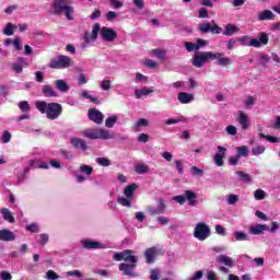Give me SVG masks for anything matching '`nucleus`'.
Listing matches in <instances>:
<instances>
[{
	"instance_id": "nucleus-1",
	"label": "nucleus",
	"mask_w": 280,
	"mask_h": 280,
	"mask_svg": "<svg viewBox=\"0 0 280 280\" xmlns=\"http://www.w3.org/2000/svg\"><path fill=\"white\" fill-rule=\"evenodd\" d=\"M115 261H129V264L121 262L118 266V270L125 275V277H137V262L139 261V257L135 256V252L132 249H125L124 252L114 254Z\"/></svg>"
},
{
	"instance_id": "nucleus-2",
	"label": "nucleus",
	"mask_w": 280,
	"mask_h": 280,
	"mask_svg": "<svg viewBox=\"0 0 280 280\" xmlns=\"http://www.w3.org/2000/svg\"><path fill=\"white\" fill-rule=\"evenodd\" d=\"M35 107L42 115H46L47 119H50V121L58 119V117L62 115V105H60V103L37 101Z\"/></svg>"
},
{
	"instance_id": "nucleus-3",
	"label": "nucleus",
	"mask_w": 280,
	"mask_h": 280,
	"mask_svg": "<svg viewBox=\"0 0 280 280\" xmlns=\"http://www.w3.org/2000/svg\"><path fill=\"white\" fill-rule=\"evenodd\" d=\"M51 8L52 14H65L68 21H73V7L69 5L67 0H54Z\"/></svg>"
},
{
	"instance_id": "nucleus-4",
	"label": "nucleus",
	"mask_w": 280,
	"mask_h": 280,
	"mask_svg": "<svg viewBox=\"0 0 280 280\" xmlns=\"http://www.w3.org/2000/svg\"><path fill=\"white\" fill-rule=\"evenodd\" d=\"M84 137H86V139H115V135L104 130V129H100V128H95V129H86L83 132Z\"/></svg>"
},
{
	"instance_id": "nucleus-5",
	"label": "nucleus",
	"mask_w": 280,
	"mask_h": 280,
	"mask_svg": "<svg viewBox=\"0 0 280 280\" xmlns=\"http://www.w3.org/2000/svg\"><path fill=\"white\" fill-rule=\"evenodd\" d=\"M210 235L211 229L209 225H207V223L199 222L196 224L194 231V237H196V240H199V242H205V240H207V237Z\"/></svg>"
},
{
	"instance_id": "nucleus-6",
	"label": "nucleus",
	"mask_w": 280,
	"mask_h": 280,
	"mask_svg": "<svg viewBox=\"0 0 280 280\" xmlns=\"http://www.w3.org/2000/svg\"><path fill=\"white\" fill-rule=\"evenodd\" d=\"M50 69H69L73 67V60L70 57L60 55L58 59H52L49 65Z\"/></svg>"
},
{
	"instance_id": "nucleus-7",
	"label": "nucleus",
	"mask_w": 280,
	"mask_h": 280,
	"mask_svg": "<svg viewBox=\"0 0 280 280\" xmlns=\"http://www.w3.org/2000/svg\"><path fill=\"white\" fill-rule=\"evenodd\" d=\"M215 58V55H213V51H203L200 52L199 55H196L192 58V66L196 67L197 69H200L207 60H213Z\"/></svg>"
},
{
	"instance_id": "nucleus-8",
	"label": "nucleus",
	"mask_w": 280,
	"mask_h": 280,
	"mask_svg": "<svg viewBox=\"0 0 280 280\" xmlns=\"http://www.w3.org/2000/svg\"><path fill=\"white\" fill-rule=\"evenodd\" d=\"M199 32H201V34H209V32L212 34H222V27L215 24L214 21L205 22L199 24Z\"/></svg>"
},
{
	"instance_id": "nucleus-9",
	"label": "nucleus",
	"mask_w": 280,
	"mask_h": 280,
	"mask_svg": "<svg viewBox=\"0 0 280 280\" xmlns=\"http://www.w3.org/2000/svg\"><path fill=\"white\" fill-rule=\"evenodd\" d=\"M165 211H167V205L165 203L164 199H159L158 200V207L154 206H148L147 207V212L149 213V215H161L163 213H165Z\"/></svg>"
},
{
	"instance_id": "nucleus-10",
	"label": "nucleus",
	"mask_w": 280,
	"mask_h": 280,
	"mask_svg": "<svg viewBox=\"0 0 280 280\" xmlns=\"http://www.w3.org/2000/svg\"><path fill=\"white\" fill-rule=\"evenodd\" d=\"M101 38L107 43L117 40V32L110 27L103 26L101 28Z\"/></svg>"
},
{
	"instance_id": "nucleus-11",
	"label": "nucleus",
	"mask_w": 280,
	"mask_h": 280,
	"mask_svg": "<svg viewBox=\"0 0 280 280\" xmlns=\"http://www.w3.org/2000/svg\"><path fill=\"white\" fill-rule=\"evenodd\" d=\"M88 117L90 121H93L94 124H97L98 126L104 124V114L100 112L98 109L91 108L88 112Z\"/></svg>"
},
{
	"instance_id": "nucleus-12",
	"label": "nucleus",
	"mask_w": 280,
	"mask_h": 280,
	"mask_svg": "<svg viewBox=\"0 0 280 280\" xmlns=\"http://www.w3.org/2000/svg\"><path fill=\"white\" fill-rule=\"evenodd\" d=\"M215 57L213 60H217V65L219 67H229V65H233V60L229 57H224V52H212Z\"/></svg>"
},
{
	"instance_id": "nucleus-13",
	"label": "nucleus",
	"mask_w": 280,
	"mask_h": 280,
	"mask_svg": "<svg viewBox=\"0 0 280 280\" xmlns=\"http://www.w3.org/2000/svg\"><path fill=\"white\" fill-rule=\"evenodd\" d=\"M217 150L218 153L214 155V164L218 167H222V165H224V156H226V148L218 145Z\"/></svg>"
},
{
	"instance_id": "nucleus-14",
	"label": "nucleus",
	"mask_w": 280,
	"mask_h": 280,
	"mask_svg": "<svg viewBox=\"0 0 280 280\" xmlns=\"http://www.w3.org/2000/svg\"><path fill=\"white\" fill-rule=\"evenodd\" d=\"M184 197L189 207H196L198 205V195L194 190H185Z\"/></svg>"
},
{
	"instance_id": "nucleus-15",
	"label": "nucleus",
	"mask_w": 280,
	"mask_h": 280,
	"mask_svg": "<svg viewBox=\"0 0 280 280\" xmlns=\"http://www.w3.org/2000/svg\"><path fill=\"white\" fill-rule=\"evenodd\" d=\"M16 240V234L9 229L0 230V242H14Z\"/></svg>"
},
{
	"instance_id": "nucleus-16",
	"label": "nucleus",
	"mask_w": 280,
	"mask_h": 280,
	"mask_svg": "<svg viewBox=\"0 0 280 280\" xmlns=\"http://www.w3.org/2000/svg\"><path fill=\"white\" fill-rule=\"evenodd\" d=\"M71 145L74 148L82 150L83 152H86L89 150V147L86 145V141L82 138H72L70 140Z\"/></svg>"
},
{
	"instance_id": "nucleus-17",
	"label": "nucleus",
	"mask_w": 280,
	"mask_h": 280,
	"mask_svg": "<svg viewBox=\"0 0 280 280\" xmlns=\"http://www.w3.org/2000/svg\"><path fill=\"white\" fill-rule=\"evenodd\" d=\"M0 213L2 214V218L5 222H9L10 224H14V222H16V219L14 218V212L10 211V209L2 208L0 210Z\"/></svg>"
},
{
	"instance_id": "nucleus-18",
	"label": "nucleus",
	"mask_w": 280,
	"mask_h": 280,
	"mask_svg": "<svg viewBox=\"0 0 280 280\" xmlns=\"http://www.w3.org/2000/svg\"><path fill=\"white\" fill-rule=\"evenodd\" d=\"M26 65L25 58L19 57L18 61L12 63V71H14V73H23V67Z\"/></svg>"
},
{
	"instance_id": "nucleus-19",
	"label": "nucleus",
	"mask_w": 280,
	"mask_h": 280,
	"mask_svg": "<svg viewBox=\"0 0 280 280\" xmlns=\"http://www.w3.org/2000/svg\"><path fill=\"white\" fill-rule=\"evenodd\" d=\"M268 225L266 224H256L249 228L250 235H261L264 231H268Z\"/></svg>"
},
{
	"instance_id": "nucleus-20",
	"label": "nucleus",
	"mask_w": 280,
	"mask_h": 280,
	"mask_svg": "<svg viewBox=\"0 0 280 280\" xmlns=\"http://www.w3.org/2000/svg\"><path fill=\"white\" fill-rule=\"evenodd\" d=\"M42 93L44 97H58V92L49 84L43 85Z\"/></svg>"
},
{
	"instance_id": "nucleus-21",
	"label": "nucleus",
	"mask_w": 280,
	"mask_h": 280,
	"mask_svg": "<svg viewBox=\"0 0 280 280\" xmlns=\"http://www.w3.org/2000/svg\"><path fill=\"white\" fill-rule=\"evenodd\" d=\"M238 124L242 130H248V116L243 110L238 112Z\"/></svg>"
},
{
	"instance_id": "nucleus-22",
	"label": "nucleus",
	"mask_w": 280,
	"mask_h": 280,
	"mask_svg": "<svg viewBox=\"0 0 280 280\" xmlns=\"http://www.w3.org/2000/svg\"><path fill=\"white\" fill-rule=\"evenodd\" d=\"M178 102L180 104H189L190 102H194V94H189L187 92H180L177 95Z\"/></svg>"
},
{
	"instance_id": "nucleus-23",
	"label": "nucleus",
	"mask_w": 280,
	"mask_h": 280,
	"mask_svg": "<svg viewBox=\"0 0 280 280\" xmlns=\"http://www.w3.org/2000/svg\"><path fill=\"white\" fill-rule=\"evenodd\" d=\"M154 255H156V247H150L145 249L144 257L147 264H154Z\"/></svg>"
},
{
	"instance_id": "nucleus-24",
	"label": "nucleus",
	"mask_w": 280,
	"mask_h": 280,
	"mask_svg": "<svg viewBox=\"0 0 280 280\" xmlns=\"http://www.w3.org/2000/svg\"><path fill=\"white\" fill-rule=\"evenodd\" d=\"M275 13L270 10H265L258 13V21H275Z\"/></svg>"
},
{
	"instance_id": "nucleus-25",
	"label": "nucleus",
	"mask_w": 280,
	"mask_h": 280,
	"mask_svg": "<svg viewBox=\"0 0 280 280\" xmlns=\"http://www.w3.org/2000/svg\"><path fill=\"white\" fill-rule=\"evenodd\" d=\"M237 32H240V27L233 24H226L223 36H233V34H237Z\"/></svg>"
},
{
	"instance_id": "nucleus-26",
	"label": "nucleus",
	"mask_w": 280,
	"mask_h": 280,
	"mask_svg": "<svg viewBox=\"0 0 280 280\" xmlns=\"http://www.w3.org/2000/svg\"><path fill=\"white\" fill-rule=\"evenodd\" d=\"M217 261H219V264H223L224 266H229V268H233V266H234L233 258H231L229 256L220 255L217 258Z\"/></svg>"
},
{
	"instance_id": "nucleus-27",
	"label": "nucleus",
	"mask_w": 280,
	"mask_h": 280,
	"mask_svg": "<svg viewBox=\"0 0 280 280\" xmlns=\"http://www.w3.org/2000/svg\"><path fill=\"white\" fill-rule=\"evenodd\" d=\"M55 86L61 93H67L69 91V84L66 83L65 80H57V81H55Z\"/></svg>"
},
{
	"instance_id": "nucleus-28",
	"label": "nucleus",
	"mask_w": 280,
	"mask_h": 280,
	"mask_svg": "<svg viewBox=\"0 0 280 280\" xmlns=\"http://www.w3.org/2000/svg\"><path fill=\"white\" fill-rule=\"evenodd\" d=\"M137 187H139L137 184H131L125 188V196L128 198V200H132L135 196V189H137Z\"/></svg>"
},
{
	"instance_id": "nucleus-29",
	"label": "nucleus",
	"mask_w": 280,
	"mask_h": 280,
	"mask_svg": "<svg viewBox=\"0 0 280 280\" xmlns=\"http://www.w3.org/2000/svg\"><path fill=\"white\" fill-rule=\"evenodd\" d=\"M30 166L37 167V170H49V164L47 162H38L36 160H31Z\"/></svg>"
},
{
	"instance_id": "nucleus-30",
	"label": "nucleus",
	"mask_w": 280,
	"mask_h": 280,
	"mask_svg": "<svg viewBox=\"0 0 280 280\" xmlns=\"http://www.w3.org/2000/svg\"><path fill=\"white\" fill-rule=\"evenodd\" d=\"M83 248H86L88 250L102 248V244L95 241H83Z\"/></svg>"
},
{
	"instance_id": "nucleus-31",
	"label": "nucleus",
	"mask_w": 280,
	"mask_h": 280,
	"mask_svg": "<svg viewBox=\"0 0 280 280\" xmlns=\"http://www.w3.org/2000/svg\"><path fill=\"white\" fill-rule=\"evenodd\" d=\"M235 174L240 176L238 180L241 183H253V177L248 173H244L242 171H236Z\"/></svg>"
},
{
	"instance_id": "nucleus-32",
	"label": "nucleus",
	"mask_w": 280,
	"mask_h": 280,
	"mask_svg": "<svg viewBox=\"0 0 280 280\" xmlns=\"http://www.w3.org/2000/svg\"><path fill=\"white\" fill-rule=\"evenodd\" d=\"M102 35V27L100 23H94L93 28H92V34H91V39L92 40H97V36Z\"/></svg>"
},
{
	"instance_id": "nucleus-33",
	"label": "nucleus",
	"mask_w": 280,
	"mask_h": 280,
	"mask_svg": "<svg viewBox=\"0 0 280 280\" xmlns=\"http://www.w3.org/2000/svg\"><path fill=\"white\" fill-rule=\"evenodd\" d=\"M236 155L242 159H246L248 156V147L247 145H242L236 148Z\"/></svg>"
},
{
	"instance_id": "nucleus-34",
	"label": "nucleus",
	"mask_w": 280,
	"mask_h": 280,
	"mask_svg": "<svg viewBox=\"0 0 280 280\" xmlns=\"http://www.w3.org/2000/svg\"><path fill=\"white\" fill-rule=\"evenodd\" d=\"M258 38H259L258 40H259L260 45L266 46V45H268V43H270V37L268 36V33H266V32L258 33Z\"/></svg>"
},
{
	"instance_id": "nucleus-35",
	"label": "nucleus",
	"mask_w": 280,
	"mask_h": 280,
	"mask_svg": "<svg viewBox=\"0 0 280 280\" xmlns=\"http://www.w3.org/2000/svg\"><path fill=\"white\" fill-rule=\"evenodd\" d=\"M150 93H154V91L149 90V89H142V90H136L135 95L137 100H141L143 95H150Z\"/></svg>"
},
{
	"instance_id": "nucleus-36",
	"label": "nucleus",
	"mask_w": 280,
	"mask_h": 280,
	"mask_svg": "<svg viewBox=\"0 0 280 280\" xmlns=\"http://www.w3.org/2000/svg\"><path fill=\"white\" fill-rule=\"evenodd\" d=\"M259 138L260 139H266L267 141H269V143H280V138H277L275 136H268L265 133H259Z\"/></svg>"
},
{
	"instance_id": "nucleus-37",
	"label": "nucleus",
	"mask_w": 280,
	"mask_h": 280,
	"mask_svg": "<svg viewBox=\"0 0 280 280\" xmlns=\"http://www.w3.org/2000/svg\"><path fill=\"white\" fill-rule=\"evenodd\" d=\"M14 28H16V25L12 23H8L7 26L3 30L4 36H13L14 35Z\"/></svg>"
},
{
	"instance_id": "nucleus-38",
	"label": "nucleus",
	"mask_w": 280,
	"mask_h": 280,
	"mask_svg": "<svg viewBox=\"0 0 280 280\" xmlns=\"http://www.w3.org/2000/svg\"><path fill=\"white\" fill-rule=\"evenodd\" d=\"M81 174H86V176H91L93 174V166L83 164L79 167Z\"/></svg>"
},
{
	"instance_id": "nucleus-39",
	"label": "nucleus",
	"mask_w": 280,
	"mask_h": 280,
	"mask_svg": "<svg viewBox=\"0 0 280 280\" xmlns=\"http://www.w3.org/2000/svg\"><path fill=\"white\" fill-rule=\"evenodd\" d=\"M118 119L119 118L117 116L107 117L106 120H105L106 128H113V126H115L117 124Z\"/></svg>"
},
{
	"instance_id": "nucleus-40",
	"label": "nucleus",
	"mask_w": 280,
	"mask_h": 280,
	"mask_svg": "<svg viewBox=\"0 0 280 280\" xmlns=\"http://www.w3.org/2000/svg\"><path fill=\"white\" fill-rule=\"evenodd\" d=\"M130 200L132 199H128L127 197H118V205H121V207H127L128 209H130V207H132V203H130Z\"/></svg>"
},
{
	"instance_id": "nucleus-41",
	"label": "nucleus",
	"mask_w": 280,
	"mask_h": 280,
	"mask_svg": "<svg viewBox=\"0 0 280 280\" xmlns=\"http://www.w3.org/2000/svg\"><path fill=\"white\" fill-rule=\"evenodd\" d=\"M234 237L236 242H246L248 240V235L244 232L236 231L234 232Z\"/></svg>"
},
{
	"instance_id": "nucleus-42",
	"label": "nucleus",
	"mask_w": 280,
	"mask_h": 280,
	"mask_svg": "<svg viewBox=\"0 0 280 280\" xmlns=\"http://www.w3.org/2000/svg\"><path fill=\"white\" fill-rule=\"evenodd\" d=\"M20 110H22V113H30V110L32 109L30 107V103L27 101H21L19 104H18Z\"/></svg>"
},
{
	"instance_id": "nucleus-43",
	"label": "nucleus",
	"mask_w": 280,
	"mask_h": 280,
	"mask_svg": "<svg viewBox=\"0 0 280 280\" xmlns=\"http://www.w3.org/2000/svg\"><path fill=\"white\" fill-rule=\"evenodd\" d=\"M266 152V147L257 145L252 149L253 156H259V154H264Z\"/></svg>"
},
{
	"instance_id": "nucleus-44",
	"label": "nucleus",
	"mask_w": 280,
	"mask_h": 280,
	"mask_svg": "<svg viewBox=\"0 0 280 280\" xmlns=\"http://www.w3.org/2000/svg\"><path fill=\"white\" fill-rule=\"evenodd\" d=\"M150 172V167L144 164H139L136 166V174H148Z\"/></svg>"
},
{
	"instance_id": "nucleus-45",
	"label": "nucleus",
	"mask_w": 280,
	"mask_h": 280,
	"mask_svg": "<svg viewBox=\"0 0 280 280\" xmlns=\"http://www.w3.org/2000/svg\"><path fill=\"white\" fill-rule=\"evenodd\" d=\"M254 198L255 200H264V198H266V191L262 189H256L254 191Z\"/></svg>"
},
{
	"instance_id": "nucleus-46",
	"label": "nucleus",
	"mask_w": 280,
	"mask_h": 280,
	"mask_svg": "<svg viewBox=\"0 0 280 280\" xmlns=\"http://www.w3.org/2000/svg\"><path fill=\"white\" fill-rule=\"evenodd\" d=\"M96 163L98 165H102V167H109L110 165V160H108L107 158H97L96 159Z\"/></svg>"
},
{
	"instance_id": "nucleus-47",
	"label": "nucleus",
	"mask_w": 280,
	"mask_h": 280,
	"mask_svg": "<svg viewBox=\"0 0 280 280\" xmlns=\"http://www.w3.org/2000/svg\"><path fill=\"white\" fill-rule=\"evenodd\" d=\"M152 54L153 56H156L158 60H165V50L153 49Z\"/></svg>"
},
{
	"instance_id": "nucleus-48",
	"label": "nucleus",
	"mask_w": 280,
	"mask_h": 280,
	"mask_svg": "<svg viewBox=\"0 0 280 280\" xmlns=\"http://www.w3.org/2000/svg\"><path fill=\"white\" fill-rule=\"evenodd\" d=\"M247 47H255L256 49L261 48V42L257 38H253L248 40Z\"/></svg>"
},
{
	"instance_id": "nucleus-49",
	"label": "nucleus",
	"mask_w": 280,
	"mask_h": 280,
	"mask_svg": "<svg viewBox=\"0 0 280 280\" xmlns=\"http://www.w3.org/2000/svg\"><path fill=\"white\" fill-rule=\"evenodd\" d=\"M237 202H240V196H237V195H229L228 196L229 205H237Z\"/></svg>"
},
{
	"instance_id": "nucleus-50",
	"label": "nucleus",
	"mask_w": 280,
	"mask_h": 280,
	"mask_svg": "<svg viewBox=\"0 0 280 280\" xmlns=\"http://www.w3.org/2000/svg\"><path fill=\"white\" fill-rule=\"evenodd\" d=\"M225 132H228V135L231 137H235V135H237V128L233 125H230L225 128Z\"/></svg>"
},
{
	"instance_id": "nucleus-51",
	"label": "nucleus",
	"mask_w": 280,
	"mask_h": 280,
	"mask_svg": "<svg viewBox=\"0 0 280 280\" xmlns=\"http://www.w3.org/2000/svg\"><path fill=\"white\" fill-rule=\"evenodd\" d=\"M191 175L192 176H203L205 175V171H202L201 168H198L197 166H192L190 168Z\"/></svg>"
},
{
	"instance_id": "nucleus-52",
	"label": "nucleus",
	"mask_w": 280,
	"mask_h": 280,
	"mask_svg": "<svg viewBox=\"0 0 280 280\" xmlns=\"http://www.w3.org/2000/svg\"><path fill=\"white\" fill-rule=\"evenodd\" d=\"M109 5L119 10L120 8H124V2L119 0H109Z\"/></svg>"
},
{
	"instance_id": "nucleus-53",
	"label": "nucleus",
	"mask_w": 280,
	"mask_h": 280,
	"mask_svg": "<svg viewBox=\"0 0 280 280\" xmlns=\"http://www.w3.org/2000/svg\"><path fill=\"white\" fill-rule=\"evenodd\" d=\"M156 221L159 222V224H161L162 226H167V224H170V218L167 217H158Z\"/></svg>"
},
{
	"instance_id": "nucleus-54",
	"label": "nucleus",
	"mask_w": 280,
	"mask_h": 280,
	"mask_svg": "<svg viewBox=\"0 0 280 280\" xmlns=\"http://www.w3.org/2000/svg\"><path fill=\"white\" fill-rule=\"evenodd\" d=\"M46 277L49 280L60 279V276H58V273H56V271H54V270H48L46 272Z\"/></svg>"
},
{
	"instance_id": "nucleus-55",
	"label": "nucleus",
	"mask_w": 280,
	"mask_h": 280,
	"mask_svg": "<svg viewBox=\"0 0 280 280\" xmlns=\"http://www.w3.org/2000/svg\"><path fill=\"white\" fill-rule=\"evenodd\" d=\"M215 233L222 235V237H226V230L220 224L215 225Z\"/></svg>"
},
{
	"instance_id": "nucleus-56",
	"label": "nucleus",
	"mask_w": 280,
	"mask_h": 280,
	"mask_svg": "<svg viewBox=\"0 0 280 280\" xmlns=\"http://www.w3.org/2000/svg\"><path fill=\"white\" fill-rule=\"evenodd\" d=\"M13 46L16 49V51H21V49H23V44H21V38L19 37L14 38Z\"/></svg>"
},
{
	"instance_id": "nucleus-57",
	"label": "nucleus",
	"mask_w": 280,
	"mask_h": 280,
	"mask_svg": "<svg viewBox=\"0 0 280 280\" xmlns=\"http://www.w3.org/2000/svg\"><path fill=\"white\" fill-rule=\"evenodd\" d=\"M67 277H77V279H82V272L80 270L68 271Z\"/></svg>"
},
{
	"instance_id": "nucleus-58",
	"label": "nucleus",
	"mask_w": 280,
	"mask_h": 280,
	"mask_svg": "<svg viewBox=\"0 0 280 280\" xmlns=\"http://www.w3.org/2000/svg\"><path fill=\"white\" fill-rule=\"evenodd\" d=\"M159 277H161V272L159 271V269H152L150 272V279L159 280Z\"/></svg>"
},
{
	"instance_id": "nucleus-59",
	"label": "nucleus",
	"mask_w": 280,
	"mask_h": 280,
	"mask_svg": "<svg viewBox=\"0 0 280 280\" xmlns=\"http://www.w3.org/2000/svg\"><path fill=\"white\" fill-rule=\"evenodd\" d=\"M173 200L175 202H177L178 205H185V202H186L185 195H177V196L173 197Z\"/></svg>"
},
{
	"instance_id": "nucleus-60",
	"label": "nucleus",
	"mask_w": 280,
	"mask_h": 280,
	"mask_svg": "<svg viewBox=\"0 0 280 280\" xmlns=\"http://www.w3.org/2000/svg\"><path fill=\"white\" fill-rule=\"evenodd\" d=\"M101 89L103 91H110V80H103L101 83Z\"/></svg>"
},
{
	"instance_id": "nucleus-61",
	"label": "nucleus",
	"mask_w": 280,
	"mask_h": 280,
	"mask_svg": "<svg viewBox=\"0 0 280 280\" xmlns=\"http://www.w3.org/2000/svg\"><path fill=\"white\" fill-rule=\"evenodd\" d=\"M196 45V51H198V49H200V47H207V40L198 38L197 39V44Z\"/></svg>"
},
{
	"instance_id": "nucleus-62",
	"label": "nucleus",
	"mask_w": 280,
	"mask_h": 280,
	"mask_svg": "<svg viewBox=\"0 0 280 280\" xmlns=\"http://www.w3.org/2000/svg\"><path fill=\"white\" fill-rule=\"evenodd\" d=\"M0 277L2 280H12V273L8 271H1Z\"/></svg>"
},
{
	"instance_id": "nucleus-63",
	"label": "nucleus",
	"mask_w": 280,
	"mask_h": 280,
	"mask_svg": "<svg viewBox=\"0 0 280 280\" xmlns=\"http://www.w3.org/2000/svg\"><path fill=\"white\" fill-rule=\"evenodd\" d=\"M184 45L188 51H194V50L196 51V44L191 42H186Z\"/></svg>"
},
{
	"instance_id": "nucleus-64",
	"label": "nucleus",
	"mask_w": 280,
	"mask_h": 280,
	"mask_svg": "<svg viewBox=\"0 0 280 280\" xmlns=\"http://www.w3.org/2000/svg\"><path fill=\"white\" fill-rule=\"evenodd\" d=\"M202 270H198L195 272V275L190 278V280H201L202 279Z\"/></svg>"
}]
</instances>
